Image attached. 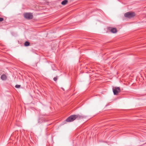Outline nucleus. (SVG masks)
I'll list each match as a JSON object with an SVG mask.
<instances>
[{
  "instance_id": "obj_1",
  "label": "nucleus",
  "mask_w": 146,
  "mask_h": 146,
  "mask_svg": "<svg viewBox=\"0 0 146 146\" xmlns=\"http://www.w3.org/2000/svg\"><path fill=\"white\" fill-rule=\"evenodd\" d=\"M83 118V116L80 115H72L68 117L66 119V121L67 122H71L73 121L76 119H78Z\"/></svg>"
},
{
  "instance_id": "obj_2",
  "label": "nucleus",
  "mask_w": 146,
  "mask_h": 146,
  "mask_svg": "<svg viewBox=\"0 0 146 146\" xmlns=\"http://www.w3.org/2000/svg\"><path fill=\"white\" fill-rule=\"evenodd\" d=\"M135 15V14L134 13L131 12H127L124 14L125 17L129 18L132 17Z\"/></svg>"
},
{
  "instance_id": "obj_3",
  "label": "nucleus",
  "mask_w": 146,
  "mask_h": 146,
  "mask_svg": "<svg viewBox=\"0 0 146 146\" xmlns=\"http://www.w3.org/2000/svg\"><path fill=\"white\" fill-rule=\"evenodd\" d=\"M113 90L114 95H117L121 91L119 87H115L113 88Z\"/></svg>"
},
{
  "instance_id": "obj_4",
  "label": "nucleus",
  "mask_w": 146,
  "mask_h": 146,
  "mask_svg": "<svg viewBox=\"0 0 146 146\" xmlns=\"http://www.w3.org/2000/svg\"><path fill=\"white\" fill-rule=\"evenodd\" d=\"M24 16L25 18L28 19H32L33 18L32 14L30 13H26L24 14Z\"/></svg>"
},
{
  "instance_id": "obj_5",
  "label": "nucleus",
  "mask_w": 146,
  "mask_h": 146,
  "mask_svg": "<svg viewBox=\"0 0 146 146\" xmlns=\"http://www.w3.org/2000/svg\"><path fill=\"white\" fill-rule=\"evenodd\" d=\"M109 29L111 32L113 33H115L117 32L116 29L115 28L109 27Z\"/></svg>"
},
{
  "instance_id": "obj_6",
  "label": "nucleus",
  "mask_w": 146,
  "mask_h": 146,
  "mask_svg": "<svg viewBox=\"0 0 146 146\" xmlns=\"http://www.w3.org/2000/svg\"><path fill=\"white\" fill-rule=\"evenodd\" d=\"M1 79L3 80H5L6 79L7 77L5 74H3L1 76Z\"/></svg>"
},
{
  "instance_id": "obj_7",
  "label": "nucleus",
  "mask_w": 146,
  "mask_h": 146,
  "mask_svg": "<svg viewBox=\"0 0 146 146\" xmlns=\"http://www.w3.org/2000/svg\"><path fill=\"white\" fill-rule=\"evenodd\" d=\"M68 1L67 0L63 1L61 3V4L63 5H66L68 3Z\"/></svg>"
},
{
  "instance_id": "obj_8",
  "label": "nucleus",
  "mask_w": 146,
  "mask_h": 146,
  "mask_svg": "<svg viewBox=\"0 0 146 146\" xmlns=\"http://www.w3.org/2000/svg\"><path fill=\"white\" fill-rule=\"evenodd\" d=\"M24 45L25 46H28L29 45V43L28 41H26Z\"/></svg>"
},
{
  "instance_id": "obj_9",
  "label": "nucleus",
  "mask_w": 146,
  "mask_h": 146,
  "mask_svg": "<svg viewBox=\"0 0 146 146\" xmlns=\"http://www.w3.org/2000/svg\"><path fill=\"white\" fill-rule=\"evenodd\" d=\"M20 85H16L15 86V87L17 88H19L20 87Z\"/></svg>"
},
{
  "instance_id": "obj_10",
  "label": "nucleus",
  "mask_w": 146,
  "mask_h": 146,
  "mask_svg": "<svg viewBox=\"0 0 146 146\" xmlns=\"http://www.w3.org/2000/svg\"><path fill=\"white\" fill-rule=\"evenodd\" d=\"M3 19L2 18L0 17V22L2 21H3Z\"/></svg>"
},
{
  "instance_id": "obj_11",
  "label": "nucleus",
  "mask_w": 146,
  "mask_h": 146,
  "mask_svg": "<svg viewBox=\"0 0 146 146\" xmlns=\"http://www.w3.org/2000/svg\"><path fill=\"white\" fill-rule=\"evenodd\" d=\"M57 77H54V81H56V80H57Z\"/></svg>"
}]
</instances>
